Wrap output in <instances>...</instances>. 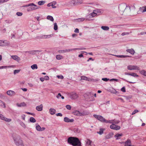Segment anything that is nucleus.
<instances>
[{
  "mask_svg": "<svg viewBox=\"0 0 146 146\" xmlns=\"http://www.w3.org/2000/svg\"><path fill=\"white\" fill-rule=\"evenodd\" d=\"M101 11L100 9H97L96 10H94L93 11V13H94L96 14V16L97 15H99L101 13Z\"/></svg>",
  "mask_w": 146,
  "mask_h": 146,
  "instance_id": "20",
  "label": "nucleus"
},
{
  "mask_svg": "<svg viewBox=\"0 0 146 146\" xmlns=\"http://www.w3.org/2000/svg\"><path fill=\"white\" fill-rule=\"evenodd\" d=\"M56 1H54L52 3H50L47 5L48 7H50L52 6V7L53 8H55L56 7Z\"/></svg>",
  "mask_w": 146,
  "mask_h": 146,
  "instance_id": "12",
  "label": "nucleus"
},
{
  "mask_svg": "<svg viewBox=\"0 0 146 146\" xmlns=\"http://www.w3.org/2000/svg\"><path fill=\"white\" fill-rule=\"evenodd\" d=\"M63 58V56L60 55H57L56 56V58L58 60H60Z\"/></svg>",
  "mask_w": 146,
  "mask_h": 146,
  "instance_id": "36",
  "label": "nucleus"
},
{
  "mask_svg": "<svg viewBox=\"0 0 146 146\" xmlns=\"http://www.w3.org/2000/svg\"><path fill=\"white\" fill-rule=\"evenodd\" d=\"M122 135V134L117 133L115 135V137L116 138V139H120Z\"/></svg>",
  "mask_w": 146,
  "mask_h": 146,
  "instance_id": "25",
  "label": "nucleus"
},
{
  "mask_svg": "<svg viewBox=\"0 0 146 146\" xmlns=\"http://www.w3.org/2000/svg\"><path fill=\"white\" fill-rule=\"evenodd\" d=\"M82 80H85L87 81L88 79V78L86 76H82L81 77Z\"/></svg>",
  "mask_w": 146,
  "mask_h": 146,
  "instance_id": "44",
  "label": "nucleus"
},
{
  "mask_svg": "<svg viewBox=\"0 0 146 146\" xmlns=\"http://www.w3.org/2000/svg\"><path fill=\"white\" fill-rule=\"evenodd\" d=\"M31 68L33 70L37 69L38 68L37 65L36 64H34L31 66Z\"/></svg>",
  "mask_w": 146,
  "mask_h": 146,
  "instance_id": "34",
  "label": "nucleus"
},
{
  "mask_svg": "<svg viewBox=\"0 0 146 146\" xmlns=\"http://www.w3.org/2000/svg\"><path fill=\"white\" fill-rule=\"evenodd\" d=\"M93 116L101 122L105 123L106 119L102 116L95 114Z\"/></svg>",
  "mask_w": 146,
  "mask_h": 146,
  "instance_id": "5",
  "label": "nucleus"
},
{
  "mask_svg": "<svg viewBox=\"0 0 146 146\" xmlns=\"http://www.w3.org/2000/svg\"><path fill=\"white\" fill-rule=\"evenodd\" d=\"M85 19L83 18H82L78 19V21H83Z\"/></svg>",
  "mask_w": 146,
  "mask_h": 146,
  "instance_id": "54",
  "label": "nucleus"
},
{
  "mask_svg": "<svg viewBox=\"0 0 146 146\" xmlns=\"http://www.w3.org/2000/svg\"><path fill=\"white\" fill-rule=\"evenodd\" d=\"M73 114L76 115L80 116V112L77 110H75L73 111Z\"/></svg>",
  "mask_w": 146,
  "mask_h": 146,
  "instance_id": "27",
  "label": "nucleus"
},
{
  "mask_svg": "<svg viewBox=\"0 0 146 146\" xmlns=\"http://www.w3.org/2000/svg\"><path fill=\"white\" fill-rule=\"evenodd\" d=\"M127 68L129 70H139V67L137 66L129 65L127 66Z\"/></svg>",
  "mask_w": 146,
  "mask_h": 146,
  "instance_id": "8",
  "label": "nucleus"
},
{
  "mask_svg": "<svg viewBox=\"0 0 146 146\" xmlns=\"http://www.w3.org/2000/svg\"><path fill=\"white\" fill-rule=\"evenodd\" d=\"M11 57L13 59L18 62H19V61L21 60L20 58L17 55H12L11 56Z\"/></svg>",
  "mask_w": 146,
  "mask_h": 146,
  "instance_id": "14",
  "label": "nucleus"
},
{
  "mask_svg": "<svg viewBox=\"0 0 146 146\" xmlns=\"http://www.w3.org/2000/svg\"><path fill=\"white\" fill-rule=\"evenodd\" d=\"M119 13L121 14H123L124 12H127L130 11V7L129 6H127L125 3H122L120 4L118 7Z\"/></svg>",
  "mask_w": 146,
  "mask_h": 146,
  "instance_id": "2",
  "label": "nucleus"
},
{
  "mask_svg": "<svg viewBox=\"0 0 146 146\" xmlns=\"http://www.w3.org/2000/svg\"><path fill=\"white\" fill-rule=\"evenodd\" d=\"M3 120H4L5 121L7 122H9L11 121V119L7 118L5 117V116H4Z\"/></svg>",
  "mask_w": 146,
  "mask_h": 146,
  "instance_id": "33",
  "label": "nucleus"
},
{
  "mask_svg": "<svg viewBox=\"0 0 146 146\" xmlns=\"http://www.w3.org/2000/svg\"><path fill=\"white\" fill-rule=\"evenodd\" d=\"M53 36V34L49 35H40L38 36V38L39 39H46L49 38Z\"/></svg>",
  "mask_w": 146,
  "mask_h": 146,
  "instance_id": "10",
  "label": "nucleus"
},
{
  "mask_svg": "<svg viewBox=\"0 0 146 146\" xmlns=\"http://www.w3.org/2000/svg\"><path fill=\"white\" fill-rule=\"evenodd\" d=\"M102 80L104 81L107 82V81H108L109 80H110V79H108V78H102Z\"/></svg>",
  "mask_w": 146,
  "mask_h": 146,
  "instance_id": "57",
  "label": "nucleus"
},
{
  "mask_svg": "<svg viewBox=\"0 0 146 146\" xmlns=\"http://www.w3.org/2000/svg\"><path fill=\"white\" fill-rule=\"evenodd\" d=\"M115 56L121 58H125L127 57H129V56H128L117 55H115Z\"/></svg>",
  "mask_w": 146,
  "mask_h": 146,
  "instance_id": "41",
  "label": "nucleus"
},
{
  "mask_svg": "<svg viewBox=\"0 0 146 146\" xmlns=\"http://www.w3.org/2000/svg\"><path fill=\"white\" fill-rule=\"evenodd\" d=\"M121 90L123 92H125V87H122L121 88Z\"/></svg>",
  "mask_w": 146,
  "mask_h": 146,
  "instance_id": "62",
  "label": "nucleus"
},
{
  "mask_svg": "<svg viewBox=\"0 0 146 146\" xmlns=\"http://www.w3.org/2000/svg\"><path fill=\"white\" fill-rule=\"evenodd\" d=\"M139 73L142 75L146 76V71L145 70H142L139 71Z\"/></svg>",
  "mask_w": 146,
  "mask_h": 146,
  "instance_id": "29",
  "label": "nucleus"
},
{
  "mask_svg": "<svg viewBox=\"0 0 146 146\" xmlns=\"http://www.w3.org/2000/svg\"><path fill=\"white\" fill-rule=\"evenodd\" d=\"M58 52L60 53H65V50H59L58 51Z\"/></svg>",
  "mask_w": 146,
  "mask_h": 146,
  "instance_id": "55",
  "label": "nucleus"
},
{
  "mask_svg": "<svg viewBox=\"0 0 146 146\" xmlns=\"http://www.w3.org/2000/svg\"><path fill=\"white\" fill-rule=\"evenodd\" d=\"M70 97L72 99H75L78 98V95L76 93L72 92L70 94Z\"/></svg>",
  "mask_w": 146,
  "mask_h": 146,
  "instance_id": "13",
  "label": "nucleus"
},
{
  "mask_svg": "<svg viewBox=\"0 0 146 146\" xmlns=\"http://www.w3.org/2000/svg\"><path fill=\"white\" fill-rule=\"evenodd\" d=\"M104 131V129L102 128H100V131L97 132V133L100 135H102Z\"/></svg>",
  "mask_w": 146,
  "mask_h": 146,
  "instance_id": "35",
  "label": "nucleus"
},
{
  "mask_svg": "<svg viewBox=\"0 0 146 146\" xmlns=\"http://www.w3.org/2000/svg\"><path fill=\"white\" fill-rule=\"evenodd\" d=\"M126 51L132 54H134L135 52L134 50L132 48L127 49Z\"/></svg>",
  "mask_w": 146,
  "mask_h": 146,
  "instance_id": "23",
  "label": "nucleus"
},
{
  "mask_svg": "<svg viewBox=\"0 0 146 146\" xmlns=\"http://www.w3.org/2000/svg\"><path fill=\"white\" fill-rule=\"evenodd\" d=\"M64 120L66 122H72L74 121V120L73 119H69L67 117H65L64 118Z\"/></svg>",
  "mask_w": 146,
  "mask_h": 146,
  "instance_id": "17",
  "label": "nucleus"
},
{
  "mask_svg": "<svg viewBox=\"0 0 146 146\" xmlns=\"http://www.w3.org/2000/svg\"><path fill=\"white\" fill-rule=\"evenodd\" d=\"M105 123H112V124H113V120H105Z\"/></svg>",
  "mask_w": 146,
  "mask_h": 146,
  "instance_id": "42",
  "label": "nucleus"
},
{
  "mask_svg": "<svg viewBox=\"0 0 146 146\" xmlns=\"http://www.w3.org/2000/svg\"><path fill=\"white\" fill-rule=\"evenodd\" d=\"M25 7H29L31 6L32 8H34L35 9H34V10H36L37 9H38L40 7L38 6L35 5L33 3H31L28 4L27 5H26Z\"/></svg>",
  "mask_w": 146,
  "mask_h": 146,
  "instance_id": "11",
  "label": "nucleus"
},
{
  "mask_svg": "<svg viewBox=\"0 0 146 146\" xmlns=\"http://www.w3.org/2000/svg\"><path fill=\"white\" fill-rule=\"evenodd\" d=\"M131 33V31H130V32L123 33L121 34V35L122 36H124L125 35H129L130 33Z\"/></svg>",
  "mask_w": 146,
  "mask_h": 146,
  "instance_id": "47",
  "label": "nucleus"
},
{
  "mask_svg": "<svg viewBox=\"0 0 146 146\" xmlns=\"http://www.w3.org/2000/svg\"><path fill=\"white\" fill-rule=\"evenodd\" d=\"M15 65H11V66H3L0 67V69H1L5 68H11V67H15Z\"/></svg>",
  "mask_w": 146,
  "mask_h": 146,
  "instance_id": "26",
  "label": "nucleus"
},
{
  "mask_svg": "<svg viewBox=\"0 0 146 146\" xmlns=\"http://www.w3.org/2000/svg\"><path fill=\"white\" fill-rule=\"evenodd\" d=\"M96 16V14L94 13H92L87 15L86 17V20L88 21L93 20V17Z\"/></svg>",
  "mask_w": 146,
  "mask_h": 146,
  "instance_id": "6",
  "label": "nucleus"
},
{
  "mask_svg": "<svg viewBox=\"0 0 146 146\" xmlns=\"http://www.w3.org/2000/svg\"><path fill=\"white\" fill-rule=\"evenodd\" d=\"M20 71V70H14V74H15L17 73H19Z\"/></svg>",
  "mask_w": 146,
  "mask_h": 146,
  "instance_id": "50",
  "label": "nucleus"
},
{
  "mask_svg": "<svg viewBox=\"0 0 146 146\" xmlns=\"http://www.w3.org/2000/svg\"><path fill=\"white\" fill-rule=\"evenodd\" d=\"M45 2L43 1H40L38 2V4L39 5H41L44 4Z\"/></svg>",
  "mask_w": 146,
  "mask_h": 146,
  "instance_id": "39",
  "label": "nucleus"
},
{
  "mask_svg": "<svg viewBox=\"0 0 146 146\" xmlns=\"http://www.w3.org/2000/svg\"><path fill=\"white\" fill-rule=\"evenodd\" d=\"M89 112L86 110H84L81 112H80V116H83L88 115Z\"/></svg>",
  "mask_w": 146,
  "mask_h": 146,
  "instance_id": "16",
  "label": "nucleus"
},
{
  "mask_svg": "<svg viewBox=\"0 0 146 146\" xmlns=\"http://www.w3.org/2000/svg\"><path fill=\"white\" fill-rule=\"evenodd\" d=\"M30 121L31 122L34 123L36 122V120L33 117H31L30 118Z\"/></svg>",
  "mask_w": 146,
  "mask_h": 146,
  "instance_id": "37",
  "label": "nucleus"
},
{
  "mask_svg": "<svg viewBox=\"0 0 146 146\" xmlns=\"http://www.w3.org/2000/svg\"><path fill=\"white\" fill-rule=\"evenodd\" d=\"M65 53L67 52H69L73 50H75L74 49H65Z\"/></svg>",
  "mask_w": 146,
  "mask_h": 146,
  "instance_id": "48",
  "label": "nucleus"
},
{
  "mask_svg": "<svg viewBox=\"0 0 146 146\" xmlns=\"http://www.w3.org/2000/svg\"><path fill=\"white\" fill-rule=\"evenodd\" d=\"M130 76H132L134 77H138L139 76L136 73L134 72H132L130 73Z\"/></svg>",
  "mask_w": 146,
  "mask_h": 146,
  "instance_id": "40",
  "label": "nucleus"
},
{
  "mask_svg": "<svg viewBox=\"0 0 146 146\" xmlns=\"http://www.w3.org/2000/svg\"><path fill=\"white\" fill-rule=\"evenodd\" d=\"M49 111L50 114L53 115L55 113L56 110L54 109L50 108L49 110Z\"/></svg>",
  "mask_w": 146,
  "mask_h": 146,
  "instance_id": "28",
  "label": "nucleus"
},
{
  "mask_svg": "<svg viewBox=\"0 0 146 146\" xmlns=\"http://www.w3.org/2000/svg\"><path fill=\"white\" fill-rule=\"evenodd\" d=\"M44 78H45V80H48L49 79V77L47 76H45Z\"/></svg>",
  "mask_w": 146,
  "mask_h": 146,
  "instance_id": "64",
  "label": "nucleus"
},
{
  "mask_svg": "<svg viewBox=\"0 0 146 146\" xmlns=\"http://www.w3.org/2000/svg\"><path fill=\"white\" fill-rule=\"evenodd\" d=\"M0 98L1 99H4L5 98V96L4 95L0 93Z\"/></svg>",
  "mask_w": 146,
  "mask_h": 146,
  "instance_id": "53",
  "label": "nucleus"
},
{
  "mask_svg": "<svg viewBox=\"0 0 146 146\" xmlns=\"http://www.w3.org/2000/svg\"><path fill=\"white\" fill-rule=\"evenodd\" d=\"M139 112V110H135L132 113L131 115H133L135 114V113H136L138 112Z\"/></svg>",
  "mask_w": 146,
  "mask_h": 146,
  "instance_id": "51",
  "label": "nucleus"
},
{
  "mask_svg": "<svg viewBox=\"0 0 146 146\" xmlns=\"http://www.w3.org/2000/svg\"><path fill=\"white\" fill-rule=\"evenodd\" d=\"M66 108L68 110H70L71 109V107L70 105H66Z\"/></svg>",
  "mask_w": 146,
  "mask_h": 146,
  "instance_id": "52",
  "label": "nucleus"
},
{
  "mask_svg": "<svg viewBox=\"0 0 146 146\" xmlns=\"http://www.w3.org/2000/svg\"><path fill=\"white\" fill-rule=\"evenodd\" d=\"M36 128L37 131H44L45 129V127L41 128L40 126L37 123L36 124Z\"/></svg>",
  "mask_w": 146,
  "mask_h": 146,
  "instance_id": "15",
  "label": "nucleus"
},
{
  "mask_svg": "<svg viewBox=\"0 0 146 146\" xmlns=\"http://www.w3.org/2000/svg\"><path fill=\"white\" fill-rule=\"evenodd\" d=\"M68 142L73 146H81V142L77 137H70L68 139Z\"/></svg>",
  "mask_w": 146,
  "mask_h": 146,
  "instance_id": "1",
  "label": "nucleus"
},
{
  "mask_svg": "<svg viewBox=\"0 0 146 146\" xmlns=\"http://www.w3.org/2000/svg\"><path fill=\"white\" fill-rule=\"evenodd\" d=\"M16 105L18 107H21L25 106H26V104L25 102H23L20 104L17 103Z\"/></svg>",
  "mask_w": 146,
  "mask_h": 146,
  "instance_id": "22",
  "label": "nucleus"
},
{
  "mask_svg": "<svg viewBox=\"0 0 146 146\" xmlns=\"http://www.w3.org/2000/svg\"><path fill=\"white\" fill-rule=\"evenodd\" d=\"M85 49H86V48H74V50H85Z\"/></svg>",
  "mask_w": 146,
  "mask_h": 146,
  "instance_id": "49",
  "label": "nucleus"
},
{
  "mask_svg": "<svg viewBox=\"0 0 146 146\" xmlns=\"http://www.w3.org/2000/svg\"><path fill=\"white\" fill-rule=\"evenodd\" d=\"M119 122L120 121L119 120H116L115 119L113 120V124H115V125L118 124Z\"/></svg>",
  "mask_w": 146,
  "mask_h": 146,
  "instance_id": "38",
  "label": "nucleus"
},
{
  "mask_svg": "<svg viewBox=\"0 0 146 146\" xmlns=\"http://www.w3.org/2000/svg\"><path fill=\"white\" fill-rule=\"evenodd\" d=\"M13 138L15 145L17 146H24L23 141L20 137L17 135H14Z\"/></svg>",
  "mask_w": 146,
  "mask_h": 146,
  "instance_id": "3",
  "label": "nucleus"
},
{
  "mask_svg": "<svg viewBox=\"0 0 146 146\" xmlns=\"http://www.w3.org/2000/svg\"><path fill=\"white\" fill-rule=\"evenodd\" d=\"M113 135V133H110L107 135L105 136L106 139H109L112 137Z\"/></svg>",
  "mask_w": 146,
  "mask_h": 146,
  "instance_id": "24",
  "label": "nucleus"
},
{
  "mask_svg": "<svg viewBox=\"0 0 146 146\" xmlns=\"http://www.w3.org/2000/svg\"><path fill=\"white\" fill-rule=\"evenodd\" d=\"M54 29L55 31H56L58 29V26L57 25V23H54Z\"/></svg>",
  "mask_w": 146,
  "mask_h": 146,
  "instance_id": "45",
  "label": "nucleus"
},
{
  "mask_svg": "<svg viewBox=\"0 0 146 146\" xmlns=\"http://www.w3.org/2000/svg\"><path fill=\"white\" fill-rule=\"evenodd\" d=\"M16 14L18 16H21L23 15V13L21 12H17V13Z\"/></svg>",
  "mask_w": 146,
  "mask_h": 146,
  "instance_id": "56",
  "label": "nucleus"
},
{
  "mask_svg": "<svg viewBox=\"0 0 146 146\" xmlns=\"http://www.w3.org/2000/svg\"><path fill=\"white\" fill-rule=\"evenodd\" d=\"M110 127L111 129L116 130H118L120 129V126L116 125L113 124L110 125Z\"/></svg>",
  "mask_w": 146,
  "mask_h": 146,
  "instance_id": "9",
  "label": "nucleus"
},
{
  "mask_svg": "<svg viewBox=\"0 0 146 146\" xmlns=\"http://www.w3.org/2000/svg\"><path fill=\"white\" fill-rule=\"evenodd\" d=\"M10 43L8 41L5 40H0V46H5L9 45Z\"/></svg>",
  "mask_w": 146,
  "mask_h": 146,
  "instance_id": "7",
  "label": "nucleus"
},
{
  "mask_svg": "<svg viewBox=\"0 0 146 146\" xmlns=\"http://www.w3.org/2000/svg\"><path fill=\"white\" fill-rule=\"evenodd\" d=\"M0 104L1 106H3L4 108H6V105L5 103L1 100H0Z\"/></svg>",
  "mask_w": 146,
  "mask_h": 146,
  "instance_id": "31",
  "label": "nucleus"
},
{
  "mask_svg": "<svg viewBox=\"0 0 146 146\" xmlns=\"http://www.w3.org/2000/svg\"><path fill=\"white\" fill-rule=\"evenodd\" d=\"M46 18L47 19L49 20L52 21H54V19L53 17L50 15H48L47 17Z\"/></svg>",
  "mask_w": 146,
  "mask_h": 146,
  "instance_id": "30",
  "label": "nucleus"
},
{
  "mask_svg": "<svg viewBox=\"0 0 146 146\" xmlns=\"http://www.w3.org/2000/svg\"><path fill=\"white\" fill-rule=\"evenodd\" d=\"M110 81H115L116 82H118V80L117 79L113 78L110 80Z\"/></svg>",
  "mask_w": 146,
  "mask_h": 146,
  "instance_id": "61",
  "label": "nucleus"
},
{
  "mask_svg": "<svg viewBox=\"0 0 146 146\" xmlns=\"http://www.w3.org/2000/svg\"><path fill=\"white\" fill-rule=\"evenodd\" d=\"M20 124H21V125L22 127H23L24 128L26 127V125L24 123H23V122H21L20 123Z\"/></svg>",
  "mask_w": 146,
  "mask_h": 146,
  "instance_id": "58",
  "label": "nucleus"
},
{
  "mask_svg": "<svg viewBox=\"0 0 146 146\" xmlns=\"http://www.w3.org/2000/svg\"><path fill=\"white\" fill-rule=\"evenodd\" d=\"M101 28L104 30L108 31L109 29V28L108 26H102L101 27Z\"/></svg>",
  "mask_w": 146,
  "mask_h": 146,
  "instance_id": "32",
  "label": "nucleus"
},
{
  "mask_svg": "<svg viewBox=\"0 0 146 146\" xmlns=\"http://www.w3.org/2000/svg\"><path fill=\"white\" fill-rule=\"evenodd\" d=\"M57 77L59 79H63L64 78V77L61 75H58L57 76Z\"/></svg>",
  "mask_w": 146,
  "mask_h": 146,
  "instance_id": "59",
  "label": "nucleus"
},
{
  "mask_svg": "<svg viewBox=\"0 0 146 146\" xmlns=\"http://www.w3.org/2000/svg\"><path fill=\"white\" fill-rule=\"evenodd\" d=\"M141 11L142 12H144L146 11V6H144L141 8Z\"/></svg>",
  "mask_w": 146,
  "mask_h": 146,
  "instance_id": "43",
  "label": "nucleus"
},
{
  "mask_svg": "<svg viewBox=\"0 0 146 146\" xmlns=\"http://www.w3.org/2000/svg\"><path fill=\"white\" fill-rule=\"evenodd\" d=\"M35 9L34 8H32L31 7H30L28 8L27 10L28 11H32L34 10Z\"/></svg>",
  "mask_w": 146,
  "mask_h": 146,
  "instance_id": "46",
  "label": "nucleus"
},
{
  "mask_svg": "<svg viewBox=\"0 0 146 146\" xmlns=\"http://www.w3.org/2000/svg\"><path fill=\"white\" fill-rule=\"evenodd\" d=\"M7 94L9 96H13L15 94V92L14 91L11 90L8 91L7 92Z\"/></svg>",
  "mask_w": 146,
  "mask_h": 146,
  "instance_id": "19",
  "label": "nucleus"
},
{
  "mask_svg": "<svg viewBox=\"0 0 146 146\" xmlns=\"http://www.w3.org/2000/svg\"><path fill=\"white\" fill-rule=\"evenodd\" d=\"M69 4L71 6H75L80 4L82 3V1H68Z\"/></svg>",
  "mask_w": 146,
  "mask_h": 146,
  "instance_id": "4",
  "label": "nucleus"
},
{
  "mask_svg": "<svg viewBox=\"0 0 146 146\" xmlns=\"http://www.w3.org/2000/svg\"><path fill=\"white\" fill-rule=\"evenodd\" d=\"M43 106L42 104L36 107V109L38 111H41L42 110Z\"/></svg>",
  "mask_w": 146,
  "mask_h": 146,
  "instance_id": "21",
  "label": "nucleus"
},
{
  "mask_svg": "<svg viewBox=\"0 0 146 146\" xmlns=\"http://www.w3.org/2000/svg\"><path fill=\"white\" fill-rule=\"evenodd\" d=\"M25 113L27 114L31 115H35V114L33 113H31L29 112H25Z\"/></svg>",
  "mask_w": 146,
  "mask_h": 146,
  "instance_id": "63",
  "label": "nucleus"
},
{
  "mask_svg": "<svg viewBox=\"0 0 146 146\" xmlns=\"http://www.w3.org/2000/svg\"><path fill=\"white\" fill-rule=\"evenodd\" d=\"M85 146H91V143L92 141L90 139H87L85 141Z\"/></svg>",
  "mask_w": 146,
  "mask_h": 146,
  "instance_id": "18",
  "label": "nucleus"
},
{
  "mask_svg": "<svg viewBox=\"0 0 146 146\" xmlns=\"http://www.w3.org/2000/svg\"><path fill=\"white\" fill-rule=\"evenodd\" d=\"M94 79L88 78V79L87 81L90 82H93L94 81Z\"/></svg>",
  "mask_w": 146,
  "mask_h": 146,
  "instance_id": "60",
  "label": "nucleus"
}]
</instances>
